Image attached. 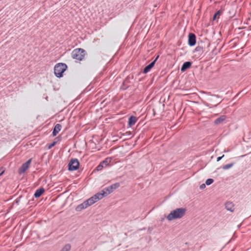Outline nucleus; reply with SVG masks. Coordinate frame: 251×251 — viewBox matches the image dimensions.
<instances>
[{
	"instance_id": "1",
	"label": "nucleus",
	"mask_w": 251,
	"mask_h": 251,
	"mask_svg": "<svg viewBox=\"0 0 251 251\" xmlns=\"http://www.w3.org/2000/svg\"><path fill=\"white\" fill-rule=\"evenodd\" d=\"M101 194L100 193H98L93 197H91L89 199L84 201L82 203L78 205L76 207V210L79 211L83 209H85L88 206L92 205L99 200L101 199L102 198L101 197Z\"/></svg>"
},
{
	"instance_id": "2",
	"label": "nucleus",
	"mask_w": 251,
	"mask_h": 251,
	"mask_svg": "<svg viewBox=\"0 0 251 251\" xmlns=\"http://www.w3.org/2000/svg\"><path fill=\"white\" fill-rule=\"evenodd\" d=\"M185 211L186 210L184 208H176L171 212V213L167 216V219L170 221L176 219H180L184 215Z\"/></svg>"
},
{
	"instance_id": "3",
	"label": "nucleus",
	"mask_w": 251,
	"mask_h": 251,
	"mask_svg": "<svg viewBox=\"0 0 251 251\" xmlns=\"http://www.w3.org/2000/svg\"><path fill=\"white\" fill-rule=\"evenodd\" d=\"M67 68V66L64 63H58L56 64L54 67V75L57 77H62L63 74Z\"/></svg>"
},
{
	"instance_id": "4",
	"label": "nucleus",
	"mask_w": 251,
	"mask_h": 251,
	"mask_svg": "<svg viewBox=\"0 0 251 251\" xmlns=\"http://www.w3.org/2000/svg\"><path fill=\"white\" fill-rule=\"evenodd\" d=\"M86 52L84 50L81 48H77L72 52V57L73 59L81 61L84 58Z\"/></svg>"
},
{
	"instance_id": "5",
	"label": "nucleus",
	"mask_w": 251,
	"mask_h": 251,
	"mask_svg": "<svg viewBox=\"0 0 251 251\" xmlns=\"http://www.w3.org/2000/svg\"><path fill=\"white\" fill-rule=\"evenodd\" d=\"M120 185L119 183H115L114 184H112L111 185L101 190L100 193L101 195V197L103 198L109 194H111L115 190L117 189L120 187Z\"/></svg>"
},
{
	"instance_id": "6",
	"label": "nucleus",
	"mask_w": 251,
	"mask_h": 251,
	"mask_svg": "<svg viewBox=\"0 0 251 251\" xmlns=\"http://www.w3.org/2000/svg\"><path fill=\"white\" fill-rule=\"evenodd\" d=\"M79 163L77 159H72L70 160L68 166L70 171L76 170L78 168Z\"/></svg>"
},
{
	"instance_id": "7",
	"label": "nucleus",
	"mask_w": 251,
	"mask_h": 251,
	"mask_svg": "<svg viewBox=\"0 0 251 251\" xmlns=\"http://www.w3.org/2000/svg\"><path fill=\"white\" fill-rule=\"evenodd\" d=\"M31 162V159H29L26 162L23 164L22 166L18 170V172L20 174L25 173L26 170L29 168V166Z\"/></svg>"
},
{
	"instance_id": "8",
	"label": "nucleus",
	"mask_w": 251,
	"mask_h": 251,
	"mask_svg": "<svg viewBox=\"0 0 251 251\" xmlns=\"http://www.w3.org/2000/svg\"><path fill=\"white\" fill-rule=\"evenodd\" d=\"M188 44L191 46H193L196 43V37L193 33H190L188 36Z\"/></svg>"
},
{
	"instance_id": "9",
	"label": "nucleus",
	"mask_w": 251,
	"mask_h": 251,
	"mask_svg": "<svg viewBox=\"0 0 251 251\" xmlns=\"http://www.w3.org/2000/svg\"><path fill=\"white\" fill-rule=\"evenodd\" d=\"M158 57L159 56H157L153 61H152L151 63H150L145 68L144 70V73H147L151 70V69L154 66L155 62L156 61Z\"/></svg>"
},
{
	"instance_id": "10",
	"label": "nucleus",
	"mask_w": 251,
	"mask_h": 251,
	"mask_svg": "<svg viewBox=\"0 0 251 251\" xmlns=\"http://www.w3.org/2000/svg\"><path fill=\"white\" fill-rule=\"evenodd\" d=\"M61 125L59 124H57L55 126L52 132L53 136H56L57 134L58 133V132L61 130Z\"/></svg>"
},
{
	"instance_id": "11",
	"label": "nucleus",
	"mask_w": 251,
	"mask_h": 251,
	"mask_svg": "<svg viewBox=\"0 0 251 251\" xmlns=\"http://www.w3.org/2000/svg\"><path fill=\"white\" fill-rule=\"evenodd\" d=\"M191 62L189 61L184 62L181 68V71L184 72L186 70L191 67Z\"/></svg>"
},
{
	"instance_id": "12",
	"label": "nucleus",
	"mask_w": 251,
	"mask_h": 251,
	"mask_svg": "<svg viewBox=\"0 0 251 251\" xmlns=\"http://www.w3.org/2000/svg\"><path fill=\"white\" fill-rule=\"evenodd\" d=\"M226 117L225 115H222L219 118L216 119L214 121V124L216 125L220 124L221 123H223L226 120Z\"/></svg>"
},
{
	"instance_id": "13",
	"label": "nucleus",
	"mask_w": 251,
	"mask_h": 251,
	"mask_svg": "<svg viewBox=\"0 0 251 251\" xmlns=\"http://www.w3.org/2000/svg\"><path fill=\"white\" fill-rule=\"evenodd\" d=\"M226 208L231 212H233L234 211V204L231 202H227L226 204Z\"/></svg>"
},
{
	"instance_id": "14",
	"label": "nucleus",
	"mask_w": 251,
	"mask_h": 251,
	"mask_svg": "<svg viewBox=\"0 0 251 251\" xmlns=\"http://www.w3.org/2000/svg\"><path fill=\"white\" fill-rule=\"evenodd\" d=\"M44 191L45 190L43 188H40L36 191L34 196L35 198H39L43 194Z\"/></svg>"
},
{
	"instance_id": "15",
	"label": "nucleus",
	"mask_w": 251,
	"mask_h": 251,
	"mask_svg": "<svg viewBox=\"0 0 251 251\" xmlns=\"http://www.w3.org/2000/svg\"><path fill=\"white\" fill-rule=\"evenodd\" d=\"M137 121V119L136 117L131 116L128 120V125L129 126H132L134 125Z\"/></svg>"
},
{
	"instance_id": "16",
	"label": "nucleus",
	"mask_w": 251,
	"mask_h": 251,
	"mask_svg": "<svg viewBox=\"0 0 251 251\" xmlns=\"http://www.w3.org/2000/svg\"><path fill=\"white\" fill-rule=\"evenodd\" d=\"M111 158L107 157L105 158L101 163L103 164L104 167L108 166L111 161Z\"/></svg>"
},
{
	"instance_id": "17",
	"label": "nucleus",
	"mask_w": 251,
	"mask_h": 251,
	"mask_svg": "<svg viewBox=\"0 0 251 251\" xmlns=\"http://www.w3.org/2000/svg\"><path fill=\"white\" fill-rule=\"evenodd\" d=\"M70 249L71 245L70 244H67L62 248L61 251H70Z\"/></svg>"
},
{
	"instance_id": "18",
	"label": "nucleus",
	"mask_w": 251,
	"mask_h": 251,
	"mask_svg": "<svg viewBox=\"0 0 251 251\" xmlns=\"http://www.w3.org/2000/svg\"><path fill=\"white\" fill-rule=\"evenodd\" d=\"M233 163L226 164V165H224L223 167V169L224 170H227V169L230 168L231 167H232L233 166Z\"/></svg>"
},
{
	"instance_id": "19",
	"label": "nucleus",
	"mask_w": 251,
	"mask_h": 251,
	"mask_svg": "<svg viewBox=\"0 0 251 251\" xmlns=\"http://www.w3.org/2000/svg\"><path fill=\"white\" fill-rule=\"evenodd\" d=\"M104 167L103 164L101 162L96 168L97 171H99L102 169V168Z\"/></svg>"
},
{
	"instance_id": "20",
	"label": "nucleus",
	"mask_w": 251,
	"mask_h": 251,
	"mask_svg": "<svg viewBox=\"0 0 251 251\" xmlns=\"http://www.w3.org/2000/svg\"><path fill=\"white\" fill-rule=\"evenodd\" d=\"M214 180L213 179L208 178L205 181V184L207 185L211 184L213 182Z\"/></svg>"
},
{
	"instance_id": "21",
	"label": "nucleus",
	"mask_w": 251,
	"mask_h": 251,
	"mask_svg": "<svg viewBox=\"0 0 251 251\" xmlns=\"http://www.w3.org/2000/svg\"><path fill=\"white\" fill-rule=\"evenodd\" d=\"M220 15V12L219 11H218L214 14V17L213 18V20H215L217 18V17L219 18Z\"/></svg>"
},
{
	"instance_id": "22",
	"label": "nucleus",
	"mask_w": 251,
	"mask_h": 251,
	"mask_svg": "<svg viewBox=\"0 0 251 251\" xmlns=\"http://www.w3.org/2000/svg\"><path fill=\"white\" fill-rule=\"evenodd\" d=\"M56 143L57 142L56 141H54L52 143L49 144L48 146V149H50L51 148H52L53 146H54L56 145Z\"/></svg>"
},
{
	"instance_id": "23",
	"label": "nucleus",
	"mask_w": 251,
	"mask_h": 251,
	"mask_svg": "<svg viewBox=\"0 0 251 251\" xmlns=\"http://www.w3.org/2000/svg\"><path fill=\"white\" fill-rule=\"evenodd\" d=\"M4 172V170L3 168H0V176H1Z\"/></svg>"
},
{
	"instance_id": "24",
	"label": "nucleus",
	"mask_w": 251,
	"mask_h": 251,
	"mask_svg": "<svg viewBox=\"0 0 251 251\" xmlns=\"http://www.w3.org/2000/svg\"><path fill=\"white\" fill-rule=\"evenodd\" d=\"M205 187V184H202L200 186V189H202Z\"/></svg>"
},
{
	"instance_id": "25",
	"label": "nucleus",
	"mask_w": 251,
	"mask_h": 251,
	"mask_svg": "<svg viewBox=\"0 0 251 251\" xmlns=\"http://www.w3.org/2000/svg\"><path fill=\"white\" fill-rule=\"evenodd\" d=\"M224 156V155H223V156H220V157H218L217 158V161H219Z\"/></svg>"
}]
</instances>
